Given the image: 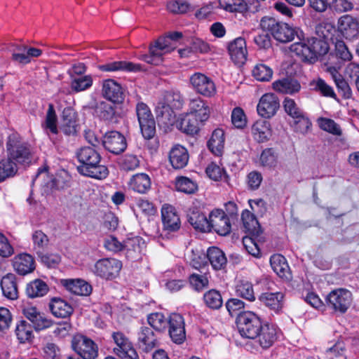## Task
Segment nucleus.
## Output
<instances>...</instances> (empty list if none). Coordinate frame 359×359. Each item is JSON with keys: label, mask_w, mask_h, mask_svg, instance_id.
<instances>
[{"label": "nucleus", "mask_w": 359, "mask_h": 359, "mask_svg": "<svg viewBox=\"0 0 359 359\" xmlns=\"http://www.w3.org/2000/svg\"><path fill=\"white\" fill-rule=\"evenodd\" d=\"M76 156L81 163L77 166L81 175L97 180H103L108 176L109 170L100 164L101 156L94 148L83 147L77 151Z\"/></svg>", "instance_id": "nucleus-1"}, {"label": "nucleus", "mask_w": 359, "mask_h": 359, "mask_svg": "<svg viewBox=\"0 0 359 359\" xmlns=\"http://www.w3.org/2000/svg\"><path fill=\"white\" fill-rule=\"evenodd\" d=\"M182 37V33L174 32L166 36L159 38L154 46L149 48V55H143L140 59L148 64L158 65L163 62V56L174 50L176 42Z\"/></svg>", "instance_id": "nucleus-2"}, {"label": "nucleus", "mask_w": 359, "mask_h": 359, "mask_svg": "<svg viewBox=\"0 0 359 359\" xmlns=\"http://www.w3.org/2000/svg\"><path fill=\"white\" fill-rule=\"evenodd\" d=\"M298 39L299 41L292 43L290 50L302 60L313 62L318 55L325 54L327 51L325 43L314 39H304L302 32H300Z\"/></svg>", "instance_id": "nucleus-3"}, {"label": "nucleus", "mask_w": 359, "mask_h": 359, "mask_svg": "<svg viewBox=\"0 0 359 359\" xmlns=\"http://www.w3.org/2000/svg\"><path fill=\"white\" fill-rule=\"evenodd\" d=\"M237 327L243 337L255 339L264 325L259 317L252 311L240 313L237 318Z\"/></svg>", "instance_id": "nucleus-4"}, {"label": "nucleus", "mask_w": 359, "mask_h": 359, "mask_svg": "<svg viewBox=\"0 0 359 359\" xmlns=\"http://www.w3.org/2000/svg\"><path fill=\"white\" fill-rule=\"evenodd\" d=\"M7 151L8 159L15 164H27L31 161V150L29 145L16 135L8 137Z\"/></svg>", "instance_id": "nucleus-5"}, {"label": "nucleus", "mask_w": 359, "mask_h": 359, "mask_svg": "<svg viewBox=\"0 0 359 359\" xmlns=\"http://www.w3.org/2000/svg\"><path fill=\"white\" fill-rule=\"evenodd\" d=\"M136 114L143 137L148 140L152 138L156 133V124L149 107L143 102L137 103Z\"/></svg>", "instance_id": "nucleus-6"}, {"label": "nucleus", "mask_w": 359, "mask_h": 359, "mask_svg": "<svg viewBox=\"0 0 359 359\" xmlns=\"http://www.w3.org/2000/svg\"><path fill=\"white\" fill-rule=\"evenodd\" d=\"M121 268V261L114 258H104L96 262L93 271L102 278L111 280L118 275Z\"/></svg>", "instance_id": "nucleus-7"}, {"label": "nucleus", "mask_w": 359, "mask_h": 359, "mask_svg": "<svg viewBox=\"0 0 359 359\" xmlns=\"http://www.w3.org/2000/svg\"><path fill=\"white\" fill-rule=\"evenodd\" d=\"M206 258L208 259L212 266L215 270L223 269L226 264V258L224 253L217 247L209 248L207 254L201 253L198 255L200 261H197L194 258L191 261V264L195 269L201 267L206 263Z\"/></svg>", "instance_id": "nucleus-8"}, {"label": "nucleus", "mask_w": 359, "mask_h": 359, "mask_svg": "<svg viewBox=\"0 0 359 359\" xmlns=\"http://www.w3.org/2000/svg\"><path fill=\"white\" fill-rule=\"evenodd\" d=\"M73 349L83 359H95L98 355V347L90 339L81 335H75L72 341Z\"/></svg>", "instance_id": "nucleus-9"}, {"label": "nucleus", "mask_w": 359, "mask_h": 359, "mask_svg": "<svg viewBox=\"0 0 359 359\" xmlns=\"http://www.w3.org/2000/svg\"><path fill=\"white\" fill-rule=\"evenodd\" d=\"M210 231L213 229L221 236L228 235L231 230V219L221 209H214L209 214Z\"/></svg>", "instance_id": "nucleus-10"}, {"label": "nucleus", "mask_w": 359, "mask_h": 359, "mask_svg": "<svg viewBox=\"0 0 359 359\" xmlns=\"http://www.w3.org/2000/svg\"><path fill=\"white\" fill-rule=\"evenodd\" d=\"M326 300L334 311L345 313L351 304L352 294L348 290L339 288L330 292Z\"/></svg>", "instance_id": "nucleus-11"}, {"label": "nucleus", "mask_w": 359, "mask_h": 359, "mask_svg": "<svg viewBox=\"0 0 359 359\" xmlns=\"http://www.w3.org/2000/svg\"><path fill=\"white\" fill-rule=\"evenodd\" d=\"M116 346L114 352L121 358L139 359V355L132 342L122 332H114L112 335Z\"/></svg>", "instance_id": "nucleus-12"}, {"label": "nucleus", "mask_w": 359, "mask_h": 359, "mask_svg": "<svg viewBox=\"0 0 359 359\" xmlns=\"http://www.w3.org/2000/svg\"><path fill=\"white\" fill-rule=\"evenodd\" d=\"M189 81L192 88L203 96L211 97L216 92L214 82L204 74L194 73L190 76Z\"/></svg>", "instance_id": "nucleus-13"}, {"label": "nucleus", "mask_w": 359, "mask_h": 359, "mask_svg": "<svg viewBox=\"0 0 359 359\" xmlns=\"http://www.w3.org/2000/svg\"><path fill=\"white\" fill-rule=\"evenodd\" d=\"M279 107L278 97L273 93H266L261 97L257 111L262 117L269 118L276 114Z\"/></svg>", "instance_id": "nucleus-14"}, {"label": "nucleus", "mask_w": 359, "mask_h": 359, "mask_svg": "<svg viewBox=\"0 0 359 359\" xmlns=\"http://www.w3.org/2000/svg\"><path fill=\"white\" fill-rule=\"evenodd\" d=\"M169 334L171 339L176 344H180L186 339L184 320L182 316L172 313L168 318Z\"/></svg>", "instance_id": "nucleus-15"}, {"label": "nucleus", "mask_w": 359, "mask_h": 359, "mask_svg": "<svg viewBox=\"0 0 359 359\" xmlns=\"http://www.w3.org/2000/svg\"><path fill=\"white\" fill-rule=\"evenodd\" d=\"M102 143L107 151L115 154L123 152L126 148L124 136L117 131H111L106 133Z\"/></svg>", "instance_id": "nucleus-16"}, {"label": "nucleus", "mask_w": 359, "mask_h": 359, "mask_svg": "<svg viewBox=\"0 0 359 359\" xmlns=\"http://www.w3.org/2000/svg\"><path fill=\"white\" fill-rule=\"evenodd\" d=\"M338 31L348 40L356 39L359 34L358 20L349 15H344L338 20Z\"/></svg>", "instance_id": "nucleus-17"}, {"label": "nucleus", "mask_w": 359, "mask_h": 359, "mask_svg": "<svg viewBox=\"0 0 359 359\" xmlns=\"http://www.w3.org/2000/svg\"><path fill=\"white\" fill-rule=\"evenodd\" d=\"M102 95L114 103L121 102L123 100V90L119 83L114 79L104 80L102 85Z\"/></svg>", "instance_id": "nucleus-18"}, {"label": "nucleus", "mask_w": 359, "mask_h": 359, "mask_svg": "<svg viewBox=\"0 0 359 359\" xmlns=\"http://www.w3.org/2000/svg\"><path fill=\"white\" fill-rule=\"evenodd\" d=\"M161 218L163 229L173 232L180 229L181 222L175 208L169 204H164L161 208Z\"/></svg>", "instance_id": "nucleus-19"}, {"label": "nucleus", "mask_w": 359, "mask_h": 359, "mask_svg": "<svg viewBox=\"0 0 359 359\" xmlns=\"http://www.w3.org/2000/svg\"><path fill=\"white\" fill-rule=\"evenodd\" d=\"M228 51L233 62L238 65H243L247 59V47L245 40L238 37L230 42Z\"/></svg>", "instance_id": "nucleus-20"}, {"label": "nucleus", "mask_w": 359, "mask_h": 359, "mask_svg": "<svg viewBox=\"0 0 359 359\" xmlns=\"http://www.w3.org/2000/svg\"><path fill=\"white\" fill-rule=\"evenodd\" d=\"M23 314L32 322L36 330L50 327L52 322L47 318L43 313L40 312L35 306H27L23 309Z\"/></svg>", "instance_id": "nucleus-21"}, {"label": "nucleus", "mask_w": 359, "mask_h": 359, "mask_svg": "<svg viewBox=\"0 0 359 359\" xmlns=\"http://www.w3.org/2000/svg\"><path fill=\"white\" fill-rule=\"evenodd\" d=\"M278 334V329L276 325L265 324L262 327L255 339L262 348L266 349L276 341Z\"/></svg>", "instance_id": "nucleus-22"}, {"label": "nucleus", "mask_w": 359, "mask_h": 359, "mask_svg": "<svg viewBox=\"0 0 359 359\" xmlns=\"http://www.w3.org/2000/svg\"><path fill=\"white\" fill-rule=\"evenodd\" d=\"M61 284L67 290L79 296H88L91 294L92 286L82 279H62Z\"/></svg>", "instance_id": "nucleus-23"}, {"label": "nucleus", "mask_w": 359, "mask_h": 359, "mask_svg": "<svg viewBox=\"0 0 359 359\" xmlns=\"http://www.w3.org/2000/svg\"><path fill=\"white\" fill-rule=\"evenodd\" d=\"M99 69L106 72H115L118 71L137 72L142 71L143 69L140 64L127 61H114L100 65Z\"/></svg>", "instance_id": "nucleus-24"}, {"label": "nucleus", "mask_w": 359, "mask_h": 359, "mask_svg": "<svg viewBox=\"0 0 359 359\" xmlns=\"http://www.w3.org/2000/svg\"><path fill=\"white\" fill-rule=\"evenodd\" d=\"M189 158L187 149L179 144L173 146L169 152V161L175 169L184 168L188 163Z\"/></svg>", "instance_id": "nucleus-25"}, {"label": "nucleus", "mask_w": 359, "mask_h": 359, "mask_svg": "<svg viewBox=\"0 0 359 359\" xmlns=\"http://www.w3.org/2000/svg\"><path fill=\"white\" fill-rule=\"evenodd\" d=\"M13 266L18 274H28L34 269V258L27 253L19 254L13 258Z\"/></svg>", "instance_id": "nucleus-26"}, {"label": "nucleus", "mask_w": 359, "mask_h": 359, "mask_svg": "<svg viewBox=\"0 0 359 359\" xmlns=\"http://www.w3.org/2000/svg\"><path fill=\"white\" fill-rule=\"evenodd\" d=\"M76 113L70 108H65L62 114L60 130L67 135H74L76 133Z\"/></svg>", "instance_id": "nucleus-27"}, {"label": "nucleus", "mask_w": 359, "mask_h": 359, "mask_svg": "<svg viewBox=\"0 0 359 359\" xmlns=\"http://www.w3.org/2000/svg\"><path fill=\"white\" fill-rule=\"evenodd\" d=\"M251 131L253 138L259 142L268 141L272 135L271 124L265 120L257 121L252 125Z\"/></svg>", "instance_id": "nucleus-28"}, {"label": "nucleus", "mask_w": 359, "mask_h": 359, "mask_svg": "<svg viewBox=\"0 0 359 359\" xmlns=\"http://www.w3.org/2000/svg\"><path fill=\"white\" fill-rule=\"evenodd\" d=\"M189 107V114H191L197 118L200 122L205 121L209 118L210 113V107L200 97L191 100Z\"/></svg>", "instance_id": "nucleus-29"}, {"label": "nucleus", "mask_w": 359, "mask_h": 359, "mask_svg": "<svg viewBox=\"0 0 359 359\" xmlns=\"http://www.w3.org/2000/svg\"><path fill=\"white\" fill-rule=\"evenodd\" d=\"M151 182L149 176L145 173H137L132 176L128 187L139 194H146L151 188Z\"/></svg>", "instance_id": "nucleus-30"}, {"label": "nucleus", "mask_w": 359, "mask_h": 359, "mask_svg": "<svg viewBox=\"0 0 359 359\" xmlns=\"http://www.w3.org/2000/svg\"><path fill=\"white\" fill-rule=\"evenodd\" d=\"M188 221L196 230L202 232L210 231L209 217L197 209H193L188 214Z\"/></svg>", "instance_id": "nucleus-31"}, {"label": "nucleus", "mask_w": 359, "mask_h": 359, "mask_svg": "<svg viewBox=\"0 0 359 359\" xmlns=\"http://www.w3.org/2000/svg\"><path fill=\"white\" fill-rule=\"evenodd\" d=\"M295 36L299 37L298 31L289 25L283 22L279 23L273 34L274 39L281 43L290 42L294 39Z\"/></svg>", "instance_id": "nucleus-32"}, {"label": "nucleus", "mask_w": 359, "mask_h": 359, "mask_svg": "<svg viewBox=\"0 0 359 359\" xmlns=\"http://www.w3.org/2000/svg\"><path fill=\"white\" fill-rule=\"evenodd\" d=\"M224 132L221 128L215 129L208 142V147L215 156H222L224 148Z\"/></svg>", "instance_id": "nucleus-33"}, {"label": "nucleus", "mask_w": 359, "mask_h": 359, "mask_svg": "<svg viewBox=\"0 0 359 359\" xmlns=\"http://www.w3.org/2000/svg\"><path fill=\"white\" fill-rule=\"evenodd\" d=\"M273 88L276 92L284 94H294L301 89L299 82L292 79H279L273 83Z\"/></svg>", "instance_id": "nucleus-34"}, {"label": "nucleus", "mask_w": 359, "mask_h": 359, "mask_svg": "<svg viewBox=\"0 0 359 359\" xmlns=\"http://www.w3.org/2000/svg\"><path fill=\"white\" fill-rule=\"evenodd\" d=\"M156 344V339L151 328L143 327L138 333L139 347L145 352L153 349Z\"/></svg>", "instance_id": "nucleus-35"}, {"label": "nucleus", "mask_w": 359, "mask_h": 359, "mask_svg": "<svg viewBox=\"0 0 359 359\" xmlns=\"http://www.w3.org/2000/svg\"><path fill=\"white\" fill-rule=\"evenodd\" d=\"M1 287L4 297L9 299H16L18 297V290L15 282V276L8 273L4 276L1 280Z\"/></svg>", "instance_id": "nucleus-36"}, {"label": "nucleus", "mask_w": 359, "mask_h": 359, "mask_svg": "<svg viewBox=\"0 0 359 359\" xmlns=\"http://www.w3.org/2000/svg\"><path fill=\"white\" fill-rule=\"evenodd\" d=\"M49 307L52 313L57 318L69 317L73 312L72 306L60 298L52 299Z\"/></svg>", "instance_id": "nucleus-37"}, {"label": "nucleus", "mask_w": 359, "mask_h": 359, "mask_svg": "<svg viewBox=\"0 0 359 359\" xmlns=\"http://www.w3.org/2000/svg\"><path fill=\"white\" fill-rule=\"evenodd\" d=\"M145 246L144 241L140 236L128 238L124 241V248L126 256L130 258L137 257Z\"/></svg>", "instance_id": "nucleus-38"}, {"label": "nucleus", "mask_w": 359, "mask_h": 359, "mask_svg": "<svg viewBox=\"0 0 359 359\" xmlns=\"http://www.w3.org/2000/svg\"><path fill=\"white\" fill-rule=\"evenodd\" d=\"M200 121L194 116L191 114L182 115L178 123L177 127L183 133L187 134H195L198 130V122Z\"/></svg>", "instance_id": "nucleus-39"}, {"label": "nucleus", "mask_w": 359, "mask_h": 359, "mask_svg": "<svg viewBox=\"0 0 359 359\" xmlns=\"http://www.w3.org/2000/svg\"><path fill=\"white\" fill-rule=\"evenodd\" d=\"M270 264L273 271L278 276L288 278L290 268L285 257L279 254L273 255L270 258Z\"/></svg>", "instance_id": "nucleus-40"}, {"label": "nucleus", "mask_w": 359, "mask_h": 359, "mask_svg": "<svg viewBox=\"0 0 359 359\" xmlns=\"http://www.w3.org/2000/svg\"><path fill=\"white\" fill-rule=\"evenodd\" d=\"M283 297L282 292H265L260 295L259 300L271 310L277 312L283 306Z\"/></svg>", "instance_id": "nucleus-41"}, {"label": "nucleus", "mask_w": 359, "mask_h": 359, "mask_svg": "<svg viewBox=\"0 0 359 359\" xmlns=\"http://www.w3.org/2000/svg\"><path fill=\"white\" fill-rule=\"evenodd\" d=\"M155 111L157 120L164 124L170 123L175 119L173 109L162 100L158 102Z\"/></svg>", "instance_id": "nucleus-42"}, {"label": "nucleus", "mask_w": 359, "mask_h": 359, "mask_svg": "<svg viewBox=\"0 0 359 359\" xmlns=\"http://www.w3.org/2000/svg\"><path fill=\"white\" fill-rule=\"evenodd\" d=\"M48 292V286L44 281L40 279H36L30 282L26 287V293L31 298L43 297Z\"/></svg>", "instance_id": "nucleus-43"}, {"label": "nucleus", "mask_w": 359, "mask_h": 359, "mask_svg": "<svg viewBox=\"0 0 359 359\" xmlns=\"http://www.w3.org/2000/svg\"><path fill=\"white\" fill-rule=\"evenodd\" d=\"M210 277L206 272L194 273L189 276V282L193 289L201 291L208 287Z\"/></svg>", "instance_id": "nucleus-44"}, {"label": "nucleus", "mask_w": 359, "mask_h": 359, "mask_svg": "<svg viewBox=\"0 0 359 359\" xmlns=\"http://www.w3.org/2000/svg\"><path fill=\"white\" fill-rule=\"evenodd\" d=\"M319 128L334 136H341L342 129L341 126L334 120L325 117H320L317 119Z\"/></svg>", "instance_id": "nucleus-45"}, {"label": "nucleus", "mask_w": 359, "mask_h": 359, "mask_svg": "<svg viewBox=\"0 0 359 359\" xmlns=\"http://www.w3.org/2000/svg\"><path fill=\"white\" fill-rule=\"evenodd\" d=\"M71 88L76 93L84 91L90 88L93 85V78L90 75L79 76L74 77L71 75Z\"/></svg>", "instance_id": "nucleus-46"}, {"label": "nucleus", "mask_w": 359, "mask_h": 359, "mask_svg": "<svg viewBox=\"0 0 359 359\" xmlns=\"http://www.w3.org/2000/svg\"><path fill=\"white\" fill-rule=\"evenodd\" d=\"M16 336L20 343L30 341L33 338L32 326L25 320H21L15 328Z\"/></svg>", "instance_id": "nucleus-47"}, {"label": "nucleus", "mask_w": 359, "mask_h": 359, "mask_svg": "<svg viewBox=\"0 0 359 359\" xmlns=\"http://www.w3.org/2000/svg\"><path fill=\"white\" fill-rule=\"evenodd\" d=\"M18 171L17 165L10 159H2L0 161V182L7 178L13 177Z\"/></svg>", "instance_id": "nucleus-48"}, {"label": "nucleus", "mask_w": 359, "mask_h": 359, "mask_svg": "<svg viewBox=\"0 0 359 359\" xmlns=\"http://www.w3.org/2000/svg\"><path fill=\"white\" fill-rule=\"evenodd\" d=\"M147 321L154 330L158 332L165 330L168 323V319L162 313L159 312L149 315Z\"/></svg>", "instance_id": "nucleus-49"}, {"label": "nucleus", "mask_w": 359, "mask_h": 359, "mask_svg": "<svg viewBox=\"0 0 359 359\" xmlns=\"http://www.w3.org/2000/svg\"><path fill=\"white\" fill-rule=\"evenodd\" d=\"M252 76L259 81H269L273 76L272 69L263 63L257 64L252 71Z\"/></svg>", "instance_id": "nucleus-50"}, {"label": "nucleus", "mask_w": 359, "mask_h": 359, "mask_svg": "<svg viewBox=\"0 0 359 359\" xmlns=\"http://www.w3.org/2000/svg\"><path fill=\"white\" fill-rule=\"evenodd\" d=\"M259 162L264 167L274 168L278 163V154L273 148H267L262 151Z\"/></svg>", "instance_id": "nucleus-51"}, {"label": "nucleus", "mask_w": 359, "mask_h": 359, "mask_svg": "<svg viewBox=\"0 0 359 359\" xmlns=\"http://www.w3.org/2000/svg\"><path fill=\"white\" fill-rule=\"evenodd\" d=\"M203 300L207 306L212 309L220 308L223 303L221 294L216 290L206 292L203 295Z\"/></svg>", "instance_id": "nucleus-52"}, {"label": "nucleus", "mask_w": 359, "mask_h": 359, "mask_svg": "<svg viewBox=\"0 0 359 359\" xmlns=\"http://www.w3.org/2000/svg\"><path fill=\"white\" fill-rule=\"evenodd\" d=\"M310 86L313 90L318 92L323 96L330 97H335V93L333 88L320 78L311 81Z\"/></svg>", "instance_id": "nucleus-53"}, {"label": "nucleus", "mask_w": 359, "mask_h": 359, "mask_svg": "<svg viewBox=\"0 0 359 359\" xmlns=\"http://www.w3.org/2000/svg\"><path fill=\"white\" fill-rule=\"evenodd\" d=\"M57 115L55 114V111L54 107L52 104L48 105V109L47 110L44 128L46 131H49L53 134H57L58 132L57 126Z\"/></svg>", "instance_id": "nucleus-54"}, {"label": "nucleus", "mask_w": 359, "mask_h": 359, "mask_svg": "<svg viewBox=\"0 0 359 359\" xmlns=\"http://www.w3.org/2000/svg\"><path fill=\"white\" fill-rule=\"evenodd\" d=\"M219 6L231 13L242 12L246 8V4L243 0H219Z\"/></svg>", "instance_id": "nucleus-55"}, {"label": "nucleus", "mask_w": 359, "mask_h": 359, "mask_svg": "<svg viewBox=\"0 0 359 359\" xmlns=\"http://www.w3.org/2000/svg\"><path fill=\"white\" fill-rule=\"evenodd\" d=\"M236 291L238 296L247 300L254 301L255 299L252 285L247 280H241L236 285Z\"/></svg>", "instance_id": "nucleus-56"}, {"label": "nucleus", "mask_w": 359, "mask_h": 359, "mask_svg": "<svg viewBox=\"0 0 359 359\" xmlns=\"http://www.w3.org/2000/svg\"><path fill=\"white\" fill-rule=\"evenodd\" d=\"M96 113L101 119L111 121L115 116V108L111 104L102 102L97 105Z\"/></svg>", "instance_id": "nucleus-57"}, {"label": "nucleus", "mask_w": 359, "mask_h": 359, "mask_svg": "<svg viewBox=\"0 0 359 359\" xmlns=\"http://www.w3.org/2000/svg\"><path fill=\"white\" fill-rule=\"evenodd\" d=\"M175 185L177 191L185 194H193L197 189L196 184L187 177H178Z\"/></svg>", "instance_id": "nucleus-58"}, {"label": "nucleus", "mask_w": 359, "mask_h": 359, "mask_svg": "<svg viewBox=\"0 0 359 359\" xmlns=\"http://www.w3.org/2000/svg\"><path fill=\"white\" fill-rule=\"evenodd\" d=\"M346 346L343 341H337L326 351L328 359H346L345 355Z\"/></svg>", "instance_id": "nucleus-59"}, {"label": "nucleus", "mask_w": 359, "mask_h": 359, "mask_svg": "<svg viewBox=\"0 0 359 359\" xmlns=\"http://www.w3.org/2000/svg\"><path fill=\"white\" fill-rule=\"evenodd\" d=\"M283 105L286 113L293 119L299 118L300 116L305 114L296 104L294 100L287 97L283 102Z\"/></svg>", "instance_id": "nucleus-60"}, {"label": "nucleus", "mask_w": 359, "mask_h": 359, "mask_svg": "<svg viewBox=\"0 0 359 359\" xmlns=\"http://www.w3.org/2000/svg\"><path fill=\"white\" fill-rule=\"evenodd\" d=\"M311 127V122L306 114L300 116L299 118H294V129L296 132L306 134Z\"/></svg>", "instance_id": "nucleus-61"}, {"label": "nucleus", "mask_w": 359, "mask_h": 359, "mask_svg": "<svg viewBox=\"0 0 359 359\" xmlns=\"http://www.w3.org/2000/svg\"><path fill=\"white\" fill-rule=\"evenodd\" d=\"M231 122L235 128H243L246 126L247 119L243 110L236 107L231 112Z\"/></svg>", "instance_id": "nucleus-62"}, {"label": "nucleus", "mask_w": 359, "mask_h": 359, "mask_svg": "<svg viewBox=\"0 0 359 359\" xmlns=\"http://www.w3.org/2000/svg\"><path fill=\"white\" fill-rule=\"evenodd\" d=\"M334 46V53L338 58L344 61H349L352 59V54L343 41L337 40Z\"/></svg>", "instance_id": "nucleus-63"}, {"label": "nucleus", "mask_w": 359, "mask_h": 359, "mask_svg": "<svg viewBox=\"0 0 359 359\" xmlns=\"http://www.w3.org/2000/svg\"><path fill=\"white\" fill-rule=\"evenodd\" d=\"M169 11L173 13H184L189 9V4L185 0H172L167 4Z\"/></svg>", "instance_id": "nucleus-64"}]
</instances>
